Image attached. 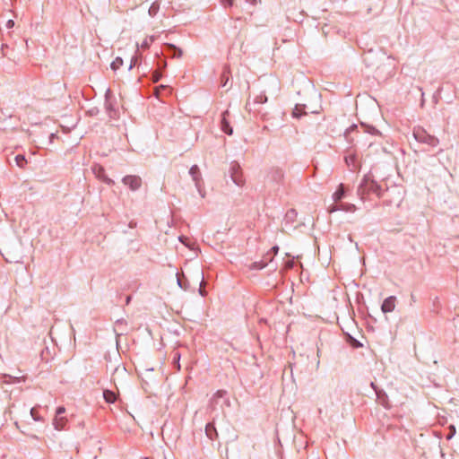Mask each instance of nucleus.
Instances as JSON below:
<instances>
[{
    "instance_id": "nucleus-1",
    "label": "nucleus",
    "mask_w": 459,
    "mask_h": 459,
    "mask_svg": "<svg viewBox=\"0 0 459 459\" xmlns=\"http://www.w3.org/2000/svg\"><path fill=\"white\" fill-rule=\"evenodd\" d=\"M357 193L360 199L364 200L371 194L376 195L377 197H381L383 190L377 182L372 179L370 176L366 175L359 185Z\"/></svg>"
},
{
    "instance_id": "nucleus-2",
    "label": "nucleus",
    "mask_w": 459,
    "mask_h": 459,
    "mask_svg": "<svg viewBox=\"0 0 459 459\" xmlns=\"http://www.w3.org/2000/svg\"><path fill=\"white\" fill-rule=\"evenodd\" d=\"M284 179V171L282 169L274 167L269 169L265 177V183L267 186L273 189H279V187Z\"/></svg>"
},
{
    "instance_id": "nucleus-3",
    "label": "nucleus",
    "mask_w": 459,
    "mask_h": 459,
    "mask_svg": "<svg viewBox=\"0 0 459 459\" xmlns=\"http://www.w3.org/2000/svg\"><path fill=\"white\" fill-rule=\"evenodd\" d=\"M412 134L418 143H424L431 147H435L439 143V140L436 136L429 134L422 127H414Z\"/></svg>"
},
{
    "instance_id": "nucleus-4",
    "label": "nucleus",
    "mask_w": 459,
    "mask_h": 459,
    "mask_svg": "<svg viewBox=\"0 0 459 459\" xmlns=\"http://www.w3.org/2000/svg\"><path fill=\"white\" fill-rule=\"evenodd\" d=\"M229 174L233 183L238 186H242L245 183L242 169L237 161H232L230 165Z\"/></svg>"
},
{
    "instance_id": "nucleus-5",
    "label": "nucleus",
    "mask_w": 459,
    "mask_h": 459,
    "mask_svg": "<svg viewBox=\"0 0 459 459\" xmlns=\"http://www.w3.org/2000/svg\"><path fill=\"white\" fill-rule=\"evenodd\" d=\"M229 174L233 183L238 186H242L245 183L242 169L237 161H232L230 165Z\"/></svg>"
},
{
    "instance_id": "nucleus-6",
    "label": "nucleus",
    "mask_w": 459,
    "mask_h": 459,
    "mask_svg": "<svg viewBox=\"0 0 459 459\" xmlns=\"http://www.w3.org/2000/svg\"><path fill=\"white\" fill-rule=\"evenodd\" d=\"M189 174L192 177V179L194 180L195 187L197 188L199 194L201 195L202 197H204V193L203 192L201 186L202 176L199 167L197 165H193L189 169Z\"/></svg>"
},
{
    "instance_id": "nucleus-7",
    "label": "nucleus",
    "mask_w": 459,
    "mask_h": 459,
    "mask_svg": "<svg viewBox=\"0 0 459 459\" xmlns=\"http://www.w3.org/2000/svg\"><path fill=\"white\" fill-rule=\"evenodd\" d=\"M122 182L128 186L132 191L138 190L142 186V178L135 175H127L123 178Z\"/></svg>"
},
{
    "instance_id": "nucleus-8",
    "label": "nucleus",
    "mask_w": 459,
    "mask_h": 459,
    "mask_svg": "<svg viewBox=\"0 0 459 459\" xmlns=\"http://www.w3.org/2000/svg\"><path fill=\"white\" fill-rule=\"evenodd\" d=\"M92 171L98 179L101 180L107 185H114V180H112L106 175L105 169L101 165L95 164L92 167Z\"/></svg>"
},
{
    "instance_id": "nucleus-9",
    "label": "nucleus",
    "mask_w": 459,
    "mask_h": 459,
    "mask_svg": "<svg viewBox=\"0 0 459 459\" xmlns=\"http://www.w3.org/2000/svg\"><path fill=\"white\" fill-rule=\"evenodd\" d=\"M164 51L167 53L169 56L172 58H179L183 55V51L181 48L170 43H166L164 45Z\"/></svg>"
},
{
    "instance_id": "nucleus-10",
    "label": "nucleus",
    "mask_w": 459,
    "mask_h": 459,
    "mask_svg": "<svg viewBox=\"0 0 459 459\" xmlns=\"http://www.w3.org/2000/svg\"><path fill=\"white\" fill-rule=\"evenodd\" d=\"M308 112L317 114L319 111L308 110L307 105L305 104H297L292 111V116L294 117L299 118L302 115H307Z\"/></svg>"
},
{
    "instance_id": "nucleus-11",
    "label": "nucleus",
    "mask_w": 459,
    "mask_h": 459,
    "mask_svg": "<svg viewBox=\"0 0 459 459\" xmlns=\"http://www.w3.org/2000/svg\"><path fill=\"white\" fill-rule=\"evenodd\" d=\"M110 95V90L108 89L106 94H105V108L107 112L108 113L110 117H114L117 114V110L115 108V105L113 100L109 97Z\"/></svg>"
},
{
    "instance_id": "nucleus-12",
    "label": "nucleus",
    "mask_w": 459,
    "mask_h": 459,
    "mask_svg": "<svg viewBox=\"0 0 459 459\" xmlns=\"http://www.w3.org/2000/svg\"><path fill=\"white\" fill-rule=\"evenodd\" d=\"M396 298L394 296H389L386 298L381 306V310L383 313H389L394 310L395 307Z\"/></svg>"
},
{
    "instance_id": "nucleus-13",
    "label": "nucleus",
    "mask_w": 459,
    "mask_h": 459,
    "mask_svg": "<svg viewBox=\"0 0 459 459\" xmlns=\"http://www.w3.org/2000/svg\"><path fill=\"white\" fill-rule=\"evenodd\" d=\"M228 115H229L228 110L224 111L221 114V128L225 134L231 135L233 134V128L230 126V125L227 119Z\"/></svg>"
},
{
    "instance_id": "nucleus-14",
    "label": "nucleus",
    "mask_w": 459,
    "mask_h": 459,
    "mask_svg": "<svg viewBox=\"0 0 459 459\" xmlns=\"http://www.w3.org/2000/svg\"><path fill=\"white\" fill-rule=\"evenodd\" d=\"M205 434L211 440H214L218 437V432L213 422H209L206 424Z\"/></svg>"
},
{
    "instance_id": "nucleus-15",
    "label": "nucleus",
    "mask_w": 459,
    "mask_h": 459,
    "mask_svg": "<svg viewBox=\"0 0 459 459\" xmlns=\"http://www.w3.org/2000/svg\"><path fill=\"white\" fill-rule=\"evenodd\" d=\"M345 197V188L343 184H340L336 191L333 194L332 198L334 203L340 202Z\"/></svg>"
},
{
    "instance_id": "nucleus-16",
    "label": "nucleus",
    "mask_w": 459,
    "mask_h": 459,
    "mask_svg": "<svg viewBox=\"0 0 459 459\" xmlns=\"http://www.w3.org/2000/svg\"><path fill=\"white\" fill-rule=\"evenodd\" d=\"M66 423L67 420L64 416H56L53 420V426L56 430H63Z\"/></svg>"
},
{
    "instance_id": "nucleus-17",
    "label": "nucleus",
    "mask_w": 459,
    "mask_h": 459,
    "mask_svg": "<svg viewBox=\"0 0 459 459\" xmlns=\"http://www.w3.org/2000/svg\"><path fill=\"white\" fill-rule=\"evenodd\" d=\"M103 397L108 403H114L117 400L116 394L113 391L108 389L103 391Z\"/></svg>"
},
{
    "instance_id": "nucleus-18",
    "label": "nucleus",
    "mask_w": 459,
    "mask_h": 459,
    "mask_svg": "<svg viewBox=\"0 0 459 459\" xmlns=\"http://www.w3.org/2000/svg\"><path fill=\"white\" fill-rule=\"evenodd\" d=\"M177 282H178V285L184 290H188L189 288V282L185 278L184 275H180L178 273H177Z\"/></svg>"
},
{
    "instance_id": "nucleus-19",
    "label": "nucleus",
    "mask_w": 459,
    "mask_h": 459,
    "mask_svg": "<svg viewBox=\"0 0 459 459\" xmlns=\"http://www.w3.org/2000/svg\"><path fill=\"white\" fill-rule=\"evenodd\" d=\"M340 211L347 212H354L356 211V206L352 204L341 203L339 202Z\"/></svg>"
},
{
    "instance_id": "nucleus-20",
    "label": "nucleus",
    "mask_w": 459,
    "mask_h": 459,
    "mask_svg": "<svg viewBox=\"0 0 459 459\" xmlns=\"http://www.w3.org/2000/svg\"><path fill=\"white\" fill-rule=\"evenodd\" d=\"M14 161H15V164L21 168V169H24L25 166L27 165L28 161H27V159L25 158L24 155L22 154H18L14 157Z\"/></svg>"
},
{
    "instance_id": "nucleus-21",
    "label": "nucleus",
    "mask_w": 459,
    "mask_h": 459,
    "mask_svg": "<svg viewBox=\"0 0 459 459\" xmlns=\"http://www.w3.org/2000/svg\"><path fill=\"white\" fill-rule=\"evenodd\" d=\"M230 80V70L229 67L225 66L221 74V86L226 87Z\"/></svg>"
},
{
    "instance_id": "nucleus-22",
    "label": "nucleus",
    "mask_w": 459,
    "mask_h": 459,
    "mask_svg": "<svg viewBox=\"0 0 459 459\" xmlns=\"http://www.w3.org/2000/svg\"><path fill=\"white\" fill-rule=\"evenodd\" d=\"M267 265H268V262L262 259L261 261L254 262L251 264L250 268L252 270H262V269L265 268Z\"/></svg>"
},
{
    "instance_id": "nucleus-23",
    "label": "nucleus",
    "mask_w": 459,
    "mask_h": 459,
    "mask_svg": "<svg viewBox=\"0 0 459 459\" xmlns=\"http://www.w3.org/2000/svg\"><path fill=\"white\" fill-rule=\"evenodd\" d=\"M123 65V59L120 56L116 57L110 64V68L113 71L118 70Z\"/></svg>"
},
{
    "instance_id": "nucleus-24",
    "label": "nucleus",
    "mask_w": 459,
    "mask_h": 459,
    "mask_svg": "<svg viewBox=\"0 0 459 459\" xmlns=\"http://www.w3.org/2000/svg\"><path fill=\"white\" fill-rule=\"evenodd\" d=\"M345 162H346L347 166L350 167L351 170H353L355 168V162H356L355 155L351 154V155L346 156Z\"/></svg>"
},
{
    "instance_id": "nucleus-25",
    "label": "nucleus",
    "mask_w": 459,
    "mask_h": 459,
    "mask_svg": "<svg viewBox=\"0 0 459 459\" xmlns=\"http://www.w3.org/2000/svg\"><path fill=\"white\" fill-rule=\"evenodd\" d=\"M159 10H160V4L156 2H154L150 6L148 13H149L150 16L153 17L158 13Z\"/></svg>"
},
{
    "instance_id": "nucleus-26",
    "label": "nucleus",
    "mask_w": 459,
    "mask_h": 459,
    "mask_svg": "<svg viewBox=\"0 0 459 459\" xmlns=\"http://www.w3.org/2000/svg\"><path fill=\"white\" fill-rule=\"evenodd\" d=\"M266 102H267V96L265 95V91L261 92L254 100V103H257V104H264Z\"/></svg>"
},
{
    "instance_id": "nucleus-27",
    "label": "nucleus",
    "mask_w": 459,
    "mask_h": 459,
    "mask_svg": "<svg viewBox=\"0 0 459 459\" xmlns=\"http://www.w3.org/2000/svg\"><path fill=\"white\" fill-rule=\"evenodd\" d=\"M154 40V36L145 38L144 40L142 42L141 47L143 48H148L153 43Z\"/></svg>"
},
{
    "instance_id": "nucleus-28",
    "label": "nucleus",
    "mask_w": 459,
    "mask_h": 459,
    "mask_svg": "<svg viewBox=\"0 0 459 459\" xmlns=\"http://www.w3.org/2000/svg\"><path fill=\"white\" fill-rule=\"evenodd\" d=\"M30 415H31L32 419L35 421H41V420H43L42 417L38 412L37 407H32L30 409Z\"/></svg>"
},
{
    "instance_id": "nucleus-29",
    "label": "nucleus",
    "mask_w": 459,
    "mask_h": 459,
    "mask_svg": "<svg viewBox=\"0 0 459 459\" xmlns=\"http://www.w3.org/2000/svg\"><path fill=\"white\" fill-rule=\"evenodd\" d=\"M348 342L352 346L353 348H359L362 346V344L354 337L351 335H348Z\"/></svg>"
},
{
    "instance_id": "nucleus-30",
    "label": "nucleus",
    "mask_w": 459,
    "mask_h": 459,
    "mask_svg": "<svg viewBox=\"0 0 459 459\" xmlns=\"http://www.w3.org/2000/svg\"><path fill=\"white\" fill-rule=\"evenodd\" d=\"M201 282H200V288H199V293L202 297H205L206 296V291L204 290V285L205 284L204 282V274L203 273H201Z\"/></svg>"
},
{
    "instance_id": "nucleus-31",
    "label": "nucleus",
    "mask_w": 459,
    "mask_h": 459,
    "mask_svg": "<svg viewBox=\"0 0 459 459\" xmlns=\"http://www.w3.org/2000/svg\"><path fill=\"white\" fill-rule=\"evenodd\" d=\"M328 212L329 213H333V212H335L337 211H340V207H339V202L338 203H334L332 204L328 209H327Z\"/></svg>"
},
{
    "instance_id": "nucleus-32",
    "label": "nucleus",
    "mask_w": 459,
    "mask_h": 459,
    "mask_svg": "<svg viewBox=\"0 0 459 459\" xmlns=\"http://www.w3.org/2000/svg\"><path fill=\"white\" fill-rule=\"evenodd\" d=\"M455 427L454 425L449 426V433L446 435V440H450L453 438V437L455 435Z\"/></svg>"
},
{
    "instance_id": "nucleus-33",
    "label": "nucleus",
    "mask_w": 459,
    "mask_h": 459,
    "mask_svg": "<svg viewBox=\"0 0 459 459\" xmlns=\"http://www.w3.org/2000/svg\"><path fill=\"white\" fill-rule=\"evenodd\" d=\"M179 359H180V354H179V352L177 351L173 355V363L177 365V368L178 370L180 369Z\"/></svg>"
},
{
    "instance_id": "nucleus-34",
    "label": "nucleus",
    "mask_w": 459,
    "mask_h": 459,
    "mask_svg": "<svg viewBox=\"0 0 459 459\" xmlns=\"http://www.w3.org/2000/svg\"><path fill=\"white\" fill-rule=\"evenodd\" d=\"M138 59H139V56L137 55H134V56H132L130 65L128 67L129 71L132 70L134 65H136Z\"/></svg>"
},
{
    "instance_id": "nucleus-35",
    "label": "nucleus",
    "mask_w": 459,
    "mask_h": 459,
    "mask_svg": "<svg viewBox=\"0 0 459 459\" xmlns=\"http://www.w3.org/2000/svg\"><path fill=\"white\" fill-rule=\"evenodd\" d=\"M297 216V212L294 209H290L286 213V218L288 220H294V218Z\"/></svg>"
},
{
    "instance_id": "nucleus-36",
    "label": "nucleus",
    "mask_w": 459,
    "mask_h": 459,
    "mask_svg": "<svg viewBox=\"0 0 459 459\" xmlns=\"http://www.w3.org/2000/svg\"><path fill=\"white\" fill-rule=\"evenodd\" d=\"M226 394V391L224 390H218L214 395L212 400H215L216 398H222Z\"/></svg>"
},
{
    "instance_id": "nucleus-37",
    "label": "nucleus",
    "mask_w": 459,
    "mask_h": 459,
    "mask_svg": "<svg viewBox=\"0 0 459 459\" xmlns=\"http://www.w3.org/2000/svg\"><path fill=\"white\" fill-rule=\"evenodd\" d=\"M65 412V408L64 406H59L56 410V416H62Z\"/></svg>"
},
{
    "instance_id": "nucleus-38",
    "label": "nucleus",
    "mask_w": 459,
    "mask_h": 459,
    "mask_svg": "<svg viewBox=\"0 0 459 459\" xmlns=\"http://www.w3.org/2000/svg\"><path fill=\"white\" fill-rule=\"evenodd\" d=\"M273 259V255L271 254V252H267L266 255L264 256L263 260L267 261L268 264L271 263Z\"/></svg>"
},
{
    "instance_id": "nucleus-39",
    "label": "nucleus",
    "mask_w": 459,
    "mask_h": 459,
    "mask_svg": "<svg viewBox=\"0 0 459 459\" xmlns=\"http://www.w3.org/2000/svg\"><path fill=\"white\" fill-rule=\"evenodd\" d=\"M152 76H153V82H156L160 81V77H161V74H160V72H158V71H155V72L153 73V75H152Z\"/></svg>"
},
{
    "instance_id": "nucleus-40",
    "label": "nucleus",
    "mask_w": 459,
    "mask_h": 459,
    "mask_svg": "<svg viewBox=\"0 0 459 459\" xmlns=\"http://www.w3.org/2000/svg\"><path fill=\"white\" fill-rule=\"evenodd\" d=\"M278 251H279V247L274 246L272 247V249L269 252H271V254L274 256L275 255H277Z\"/></svg>"
},
{
    "instance_id": "nucleus-41",
    "label": "nucleus",
    "mask_w": 459,
    "mask_h": 459,
    "mask_svg": "<svg viewBox=\"0 0 459 459\" xmlns=\"http://www.w3.org/2000/svg\"><path fill=\"white\" fill-rule=\"evenodd\" d=\"M5 26L7 29H12L14 26V22L13 20H8Z\"/></svg>"
},
{
    "instance_id": "nucleus-42",
    "label": "nucleus",
    "mask_w": 459,
    "mask_h": 459,
    "mask_svg": "<svg viewBox=\"0 0 459 459\" xmlns=\"http://www.w3.org/2000/svg\"><path fill=\"white\" fill-rule=\"evenodd\" d=\"M124 323H125V322H124V320H122V319H118V320H117V322H116V328H115V332H116V333H117V327H119L120 325H122Z\"/></svg>"
},
{
    "instance_id": "nucleus-43",
    "label": "nucleus",
    "mask_w": 459,
    "mask_h": 459,
    "mask_svg": "<svg viewBox=\"0 0 459 459\" xmlns=\"http://www.w3.org/2000/svg\"><path fill=\"white\" fill-rule=\"evenodd\" d=\"M224 5L231 6L233 4V0H221Z\"/></svg>"
},
{
    "instance_id": "nucleus-44",
    "label": "nucleus",
    "mask_w": 459,
    "mask_h": 459,
    "mask_svg": "<svg viewBox=\"0 0 459 459\" xmlns=\"http://www.w3.org/2000/svg\"><path fill=\"white\" fill-rule=\"evenodd\" d=\"M5 48H7V45L6 44H2V47H1V54L3 56H6L5 54Z\"/></svg>"
},
{
    "instance_id": "nucleus-45",
    "label": "nucleus",
    "mask_w": 459,
    "mask_h": 459,
    "mask_svg": "<svg viewBox=\"0 0 459 459\" xmlns=\"http://www.w3.org/2000/svg\"><path fill=\"white\" fill-rule=\"evenodd\" d=\"M369 133H370L371 134H379L378 130H377V129H376V128H374V127H372V128L370 129Z\"/></svg>"
},
{
    "instance_id": "nucleus-46",
    "label": "nucleus",
    "mask_w": 459,
    "mask_h": 459,
    "mask_svg": "<svg viewBox=\"0 0 459 459\" xmlns=\"http://www.w3.org/2000/svg\"><path fill=\"white\" fill-rule=\"evenodd\" d=\"M273 85L274 86L275 89H279L278 82L276 80H273Z\"/></svg>"
},
{
    "instance_id": "nucleus-47",
    "label": "nucleus",
    "mask_w": 459,
    "mask_h": 459,
    "mask_svg": "<svg viewBox=\"0 0 459 459\" xmlns=\"http://www.w3.org/2000/svg\"><path fill=\"white\" fill-rule=\"evenodd\" d=\"M354 128H357V126L356 125H353L352 126L350 127V130H352Z\"/></svg>"
},
{
    "instance_id": "nucleus-48",
    "label": "nucleus",
    "mask_w": 459,
    "mask_h": 459,
    "mask_svg": "<svg viewBox=\"0 0 459 459\" xmlns=\"http://www.w3.org/2000/svg\"><path fill=\"white\" fill-rule=\"evenodd\" d=\"M49 137H50V141H52V139L55 137V134H51Z\"/></svg>"
},
{
    "instance_id": "nucleus-49",
    "label": "nucleus",
    "mask_w": 459,
    "mask_h": 459,
    "mask_svg": "<svg viewBox=\"0 0 459 459\" xmlns=\"http://www.w3.org/2000/svg\"><path fill=\"white\" fill-rule=\"evenodd\" d=\"M130 299H131V298H130V297H127V298H126V304H128V303L130 302Z\"/></svg>"
},
{
    "instance_id": "nucleus-50",
    "label": "nucleus",
    "mask_w": 459,
    "mask_h": 459,
    "mask_svg": "<svg viewBox=\"0 0 459 459\" xmlns=\"http://www.w3.org/2000/svg\"><path fill=\"white\" fill-rule=\"evenodd\" d=\"M184 237H179V240L182 242V243H185L184 240H183Z\"/></svg>"
},
{
    "instance_id": "nucleus-51",
    "label": "nucleus",
    "mask_w": 459,
    "mask_h": 459,
    "mask_svg": "<svg viewBox=\"0 0 459 459\" xmlns=\"http://www.w3.org/2000/svg\"><path fill=\"white\" fill-rule=\"evenodd\" d=\"M4 377H9L10 379H12V376H4Z\"/></svg>"
},
{
    "instance_id": "nucleus-52",
    "label": "nucleus",
    "mask_w": 459,
    "mask_h": 459,
    "mask_svg": "<svg viewBox=\"0 0 459 459\" xmlns=\"http://www.w3.org/2000/svg\"><path fill=\"white\" fill-rule=\"evenodd\" d=\"M248 107H250V103L249 102L247 103V108H248Z\"/></svg>"
},
{
    "instance_id": "nucleus-53",
    "label": "nucleus",
    "mask_w": 459,
    "mask_h": 459,
    "mask_svg": "<svg viewBox=\"0 0 459 459\" xmlns=\"http://www.w3.org/2000/svg\"><path fill=\"white\" fill-rule=\"evenodd\" d=\"M142 459H149L148 457H144V458H142Z\"/></svg>"
}]
</instances>
